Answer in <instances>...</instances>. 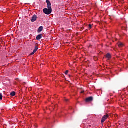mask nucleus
I'll return each mask as SVG.
<instances>
[{"label": "nucleus", "instance_id": "9d476101", "mask_svg": "<svg viewBox=\"0 0 128 128\" xmlns=\"http://www.w3.org/2000/svg\"><path fill=\"white\" fill-rule=\"evenodd\" d=\"M118 46L119 48H122V46H124V44L122 42H120L118 43Z\"/></svg>", "mask_w": 128, "mask_h": 128}, {"label": "nucleus", "instance_id": "f8f14e48", "mask_svg": "<svg viewBox=\"0 0 128 128\" xmlns=\"http://www.w3.org/2000/svg\"><path fill=\"white\" fill-rule=\"evenodd\" d=\"M0 100H2V94H0Z\"/></svg>", "mask_w": 128, "mask_h": 128}, {"label": "nucleus", "instance_id": "f257e3e1", "mask_svg": "<svg viewBox=\"0 0 128 128\" xmlns=\"http://www.w3.org/2000/svg\"><path fill=\"white\" fill-rule=\"evenodd\" d=\"M43 12L45 14L49 15L52 12V8H48V9L44 8V9Z\"/></svg>", "mask_w": 128, "mask_h": 128}, {"label": "nucleus", "instance_id": "0eeeda50", "mask_svg": "<svg viewBox=\"0 0 128 128\" xmlns=\"http://www.w3.org/2000/svg\"><path fill=\"white\" fill-rule=\"evenodd\" d=\"M43 30H44V27H42V26H40L38 30V34H40V32H42Z\"/></svg>", "mask_w": 128, "mask_h": 128}, {"label": "nucleus", "instance_id": "39448f33", "mask_svg": "<svg viewBox=\"0 0 128 128\" xmlns=\"http://www.w3.org/2000/svg\"><path fill=\"white\" fill-rule=\"evenodd\" d=\"M46 4H48V8H52V3H50V2L48 0H47Z\"/></svg>", "mask_w": 128, "mask_h": 128}, {"label": "nucleus", "instance_id": "dca6fc26", "mask_svg": "<svg viewBox=\"0 0 128 128\" xmlns=\"http://www.w3.org/2000/svg\"><path fill=\"white\" fill-rule=\"evenodd\" d=\"M81 94H84V92H81Z\"/></svg>", "mask_w": 128, "mask_h": 128}, {"label": "nucleus", "instance_id": "1a4fd4ad", "mask_svg": "<svg viewBox=\"0 0 128 128\" xmlns=\"http://www.w3.org/2000/svg\"><path fill=\"white\" fill-rule=\"evenodd\" d=\"M106 58H108V60H110L112 58V55H110V54L109 53L107 54L106 55Z\"/></svg>", "mask_w": 128, "mask_h": 128}, {"label": "nucleus", "instance_id": "423d86ee", "mask_svg": "<svg viewBox=\"0 0 128 128\" xmlns=\"http://www.w3.org/2000/svg\"><path fill=\"white\" fill-rule=\"evenodd\" d=\"M42 34H39L36 37V39L37 40H42Z\"/></svg>", "mask_w": 128, "mask_h": 128}, {"label": "nucleus", "instance_id": "ddd939ff", "mask_svg": "<svg viewBox=\"0 0 128 128\" xmlns=\"http://www.w3.org/2000/svg\"><path fill=\"white\" fill-rule=\"evenodd\" d=\"M65 74H66L67 76V74H68V70H66V72H65Z\"/></svg>", "mask_w": 128, "mask_h": 128}, {"label": "nucleus", "instance_id": "6e6552de", "mask_svg": "<svg viewBox=\"0 0 128 128\" xmlns=\"http://www.w3.org/2000/svg\"><path fill=\"white\" fill-rule=\"evenodd\" d=\"M92 97H89L86 99V102H92Z\"/></svg>", "mask_w": 128, "mask_h": 128}, {"label": "nucleus", "instance_id": "2eb2a0df", "mask_svg": "<svg viewBox=\"0 0 128 128\" xmlns=\"http://www.w3.org/2000/svg\"><path fill=\"white\" fill-rule=\"evenodd\" d=\"M64 100H65V102H68V100L66 98H65Z\"/></svg>", "mask_w": 128, "mask_h": 128}, {"label": "nucleus", "instance_id": "9b49d317", "mask_svg": "<svg viewBox=\"0 0 128 128\" xmlns=\"http://www.w3.org/2000/svg\"><path fill=\"white\" fill-rule=\"evenodd\" d=\"M10 96H16V92H12L10 93Z\"/></svg>", "mask_w": 128, "mask_h": 128}, {"label": "nucleus", "instance_id": "4468645a", "mask_svg": "<svg viewBox=\"0 0 128 128\" xmlns=\"http://www.w3.org/2000/svg\"><path fill=\"white\" fill-rule=\"evenodd\" d=\"M92 28V24H90L89 25V28H90H90Z\"/></svg>", "mask_w": 128, "mask_h": 128}, {"label": "nucleus", "instance_id": "f03ea898", "mask_svg": "<svg viewBox=\"0 0 128 128\" xmlns=\"http://www.w3.org/2000/svg\"><path fill=\"white\" fill-rule=\"evenodd\" d=\"M110 116H108V114H106V115H104L102 118V124H104V122H106V120H108V117Z\"/></svg>", "mask_w": 128, "mask_h": 128}, {"label": "nucleus", "instance_id": "7ed1b4c3", "mask_svg": "<svg viewBox=\"0 0 128 128\" xmlns=\"http://www.w3.org/2000/svg\"><path fill=\"white\" fill-rule=\"evenodd\" d=\"M36 20H38V16L34 15L31 20L32 22H34L36 21Z\"/></svg>", "mask_w": 128, "mask_h": 128}, {"label": "nucleus", "instance_id": "20e7f679", "mask_svg": "<svg viewBox=\"0 0 128 128\" xmlns=\"http://www.w3.org/2000/svg\"><path fill=\"white\" fill-rule=\"evenodd\" d=\"M38 46H35V48L33 52L30 54V56H34V54H35L36 52H38Z\"/></svg>", "mask_w": 128, "mask_h": 128}]
</instances>
